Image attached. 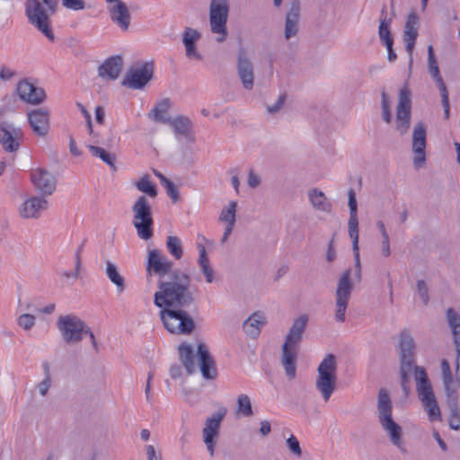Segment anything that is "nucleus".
<instances>
[{
	"label": "nucleus",
	"instance_id": "obj_1",
	"mask_svg": "<svg viewBox=\"0 0 460 460\" xmlns=\"http://www.w3.org/2000/svg\"><path fill=\"white\" fill-rule=\"evenodd\" d=\"M190 286V276L180 270H173L167 280L158 281L159 290L154 295V304L161 308L160 318L172 333L190 334L195 328L193 319L183 310L195 300Z\"/></svg>",
	"mask_w": 460,
	"mask_h": 460
},
{
	"label": "nucleus",
	"instance_id": "obj_2",
	"mask_svg": "<svg viewBox=\"0 0 460 460\" xmlns=\"http://www.w3.org/2000/svg\"><path fill=\"white\" fill-rule=\"evenodd\" d=\"M58 0H26L25 14L28 22L49 41L56 40L50 16L56 13Z\"/></svg>",
	"mask_w": 460,
	"mask_h": 460
},
{
	"label": "nucleus",
	"instance_id": "obj_3",
	"mask_svg": "<svg viewBox=\"0 0 460 460\" xmlns=\"http://www.w3.org/2000/svg\"><path fill=\"white\" fill-rule=\"evenodd\" d=\"M393 404L388 392L381 388L377 397L378 419L383 429L389 434L394 446L402 445V427L392 417Z\"/></svg>",
	"mask_w": 460,
	"mask_h": 460
},
{
	"label": "nucleus",
	"instance_id": "obj_4",
	"mask_svg": "<svg viewBox=\"0 0 460 460\" xmlns=\"http://www.w3.org/2000/svg\"><path fill=\"white\" fill-rule=\"evenodd\" d=\"M415 380L417 383L418 395L422 402L424 409L427 411L431 421L440 420L441 413L438 404L436 401L430 381L426 370L419 366L414 367Z\"/></svg>",
	"mask_w": 460,
	"mask_h": 460
},
{
	"label": "nucleus",
	"instance_id": "obj_5",
	"mask_svg": "<svg viewBox=\"0 0 460 460\" xmlns=\"http://www.w3.org/2000/svg\"><path fill=\"white\" fill-rule=\"evenodd\" d=\"M133 226L137 235L143 240L153 236L154 219L151 205L145 195L139 196L132 206Z\"/></svg>",
	"mask_w": 460,
	"mask_h": 460
},
{
	"label": "nucleus",
	"instance_id": "obj_6",
	"mask_svg": "<svg viewBox=\"0 0 460 460\" xmlns=\"http://www.w3.org/2000/svg\"><path fill=\"white\" fill-rule=\"evenodd\" d=\"M336 357L333 354H327L317 368V378L315 381L316 389L322 394L327 402L336 388Z\"/></svg>",
	"mask_w": 460,
	"mask_h": 460
},
{
	"label": "nucleus",
	"instance_id": "obj_7",
	"mask_svg": "<svg viewBox=\"0 0 460 460\" xmlns=\"http://www.w3.org/2000/svg\"><path fill=\"white\" fill-rule=\"evenodd\" d=\"M229 15L228 0H210L209 24L213 33L218 34L216 40L223 42L227 36L226 22Z\"/></svg>",
	"mask_w": 460,
	"mask_h": 460
},
{
	"label": "nucleus",
	"instance_id": "obj_8",
	"mask_svg": "<svg viewBox=\"0 0 460 460\" xmlns=\"http://www.w3.org/2000/svg\"><path fill=\"white\" fill-rule=\"evenodd\" d=\"M86 323L75 314L60 315L57 321V328L63 341L67 344H76L84 339Z\"/></svg>",
	"mask_w": 460,
	"mask_h": 460
},
{
	"label": "nucleus",
	"instance_id": "obj_9",
	"mask_svg": "<svg viewBox=\"0 0 460 460\" xmlns=\"http://www.w3.org/2000/svg\"><path fill=\"white\" fill-rule=\"evenodd\" d=\"M351 270L347 269L341 275L335 290V314L334 318L339 323L345 321V313L348 308L354 285L350 279Z\"/></svg>",
	"mask_w": 460,
	"mask_h": 460
},
{
	"label": "nucleus",
	"instance_id": "obj_10",
	"mask_svg": "<svg viewBox=\"0 0 460 460\" xmlns=\"http://www.w3.org/2000/svg\"><path fill=\"white\" fill-rule=\"evenodd\" d=\"M154 62H143L129 67L122 80V85L130 89H142L153 78Z\"/></svg>",
	"mask_w": 460,
	"mask_h": 460
},
{
	"label": "nucleus",
	"instance_id": "obj_11",
	"mask_svg": "<svg viewBox=\"0 0 460 460\" xmlns=\"http://www.w3.org/2000/svg\"><path fill=\"white\" fill-rule=\"evenodd\" d=\"M411 111V93L405 85L399 92L396 106V129L401 135H404L410 128Z\"/></svg>",
	"mask_w": 460,
	"mask_h": 460
},
{
	"label": "nucleus",
	"instance_id": "obj_12",
	"mask_svg": "<svg viewBox=\"0 0 460 460\" xmlns=\"http://www.w3.org/2000/svg\"><path fill=\"white\" fill-rule=\"evenodd\" d=\"M226 414V409L220 408L217 411L214 412L211 417L206 420L205 427L202 430V437L210 456H213L215 454V447L219 436L220 425Z\"/></svg>",
	"mask_w": 460,
	"mask_h": 460
},
{
	"label": "nucleus",
	"instance_id": "obj_13",
	"mask_svg": "<svg viewBox=\"0 0 460 460\" xmlns=\"http://www.w3.org/2000/svg\"><path fill=\"white\" fill-rule=\"evenodd\" d=\"M173 263L159 250L154 249L148 251L146 261V272L148 276L152 273L158 275L160 278L170 275L172 270Z\"/></svg>",
	"mask_w": 460,
	"mask_h": 460
},
{
	"label": "nucleus",
	"instance_id": "obj_14",
	"mask_svg": "<svg viewBox=\"0 0 460 460\" xmlns=\"http://www.w3.org/2000/svg\"><path fill=\"white\" fill-rule=\"evenodd\" d=\"M237 74L244 89L251 90L254 85L253 64L248 51L241 48L237 54Z\"/></svg>",
	"mask_w": 460,
	"mask_h": 460
},
{
	"label": "nucleus",
	"instance_id": "obj_15",
	"mask_svg": "<svg viewBox=\"0 0 460 460\" xmlns=\"http://www.w3.org/2000/svg\"><path fill=\"white\" fill-rule=\"evenodd\" d=\"M22 136V128L10 122L0 125V144L6 152H16Z\"/></svg>",
	"mask_w": 460,
	"mask_h": 460
},
{
	"label": "nucleus",
	"instance_id": "obj_16",
	"mask_svg": "<svg viewBox=\"0 0 460 460\" xmlns=\"http://www.w3.org/2000/svg\"><path fill=\"white\" fill-rule=\"evenodd\" d=\"M426 128L422 122H419L413 129L412 152L414 153L413 165L420 168L426 162Z\"/></svg>",
	"mask_w": 460,
	"mask_h": 460
},
{
	"label": "nucleus",
	"instance_id": "obj_17",
	"mask_svg": "<svg viewBox=\"0 0 460 460\" xmlns=\"http://www.w3.org/2000/svg\"><path fill=\"white\" fill-rule=\"evenodd\" d=\"M31 130L40 137H45L50 128V114L47 109L39 108L27 112Z\"/></svg>",
	"mask_w": 460,
	"mask_h": 460
},
{
	"label": "nucleus",
	"instance_id": "obj_18",
	"mask_svg": "<svg viewBox=\"0 0 460 460\" xmlns=\"http://www.w3.org/2000/svg\"><path fill=\"white\" fill-rule=\"evenodd\" d=\"M16 91L22 101L32 105L42 103L47 97L43 88L36 86L27 79L17 84Z\"/></svg>",
	"mask_w": 460,
	"mask_h": 460
},
{
	"label": "nucleus",
	"instance_id": "obj_19",
	"mask_svg": "<svg viewBox=\"0 0 460 460\" xmlns=\"http://www.w3.org/2000/svg\"><path fill=\"white\" fill-rule=\"evenodd\" d=\"M31 179L35 189L42 197L50 196L56 190L57 179L45 169H36L31 172Z\"/></svg>",
	"mask_w": 460,
	"mask_h": 460
},
{
	"label": "nucleus",
	"instance_id": "obj_20",
	"mask_svg": "<svg viewBox=\"0 0 460 460\" xmlns=\"http://www.w3.org/2000/svg\"><path fill=\"white\" fill-rule=\"evenodd\" d=\"M197 357L200 373L204 379L214 380L217 376L216 361L210 355L206 344L199 343L197 347Z\"/></svg>",
	"mask_w": 460,
	"mask_h": 460
},
{
	"label": "nucleus",
	"instance_id": "obj_21",
	"mask_svg": "<svg viewBox=\"0 0 460 460\" xmlns=\"http://www.w3.org/2000/svg\"><path fill=\"white\" fill-rule=\"evenodd\" d=\"M49 202L44 197L33 196L22 202L19 208V215L24 219H38L41 212L47 210Z\"/></svg>",
	"mask_w": 460,
	"mask_h": 460
},
{
	"label": "nucleus",
	"instance_id": "obj_22",
	"mask_svg": "<svg viewBox=\"0 0 460 460\" xmlns=\"http://www.w3.org/2000/svg\"><path fill=\"white\" fill-rule=\"evenodd\" d=\"M418 22L419 17L417 13L414 11L411 12L407 17L402 35V40L405 44V49L411 56L410 67L412 65L411 55L418 37Z\"/></svg>",
	"mask_w": 460,
	"mask_h": 460
},
{
	"label": "nucleus",
	"instance_id": "obj_23",
	"mask_svg": "<svg viewBox=\"0 0 460 460\" xmlns=\"http://www.w3.org/2000/svg\"><path fill=\"white\" fill-rule=\"evenodd\" d=\"M307 323L308 317L305 314L295 319L283 344H287L288 348L298 350Z\"/></svg>",
	"mask_w": 460,
	"mask_h": 460
},
{
	"label": "nucleus",
	"instance_id": "obj_24",
	"mask_svg": "<svg viewBox=\"0 0 460 460\" xmlns=\"http://www.w3.org/2000/svg\"><path fill=\"white\" fill-rule=\"evenodd\" d=\"M414 349L415 343L410 331H402L399 335L400 364L413 365Z\"/></svg>",
	"mask_w": 460,
	"mask_h": 460
},
{
	"label": "nucleus",
	"instance_id": "obj_25",
	"mask_svg": "<svg viewBox=\"0 0 460 460\" xmlns=\"http://www.w3.org/2000/svg\"><path fill=\"white\" fill-rule=\"evenodd\" d=\"M300 0H291L289 9L286 14L284 34L287 40L295 37L298 32V23L300 18Z\"/></svg>",
	"mask_w": 460,
	"mask_h": 460
},
{
	"label": "nucleus",
	"instance_id": "obj_26",
	"mask_svg": "<svg viewBox=\"0 0 460 460\" xmlns=\"http://www.w3.org/2000/svg\"><path fill=\"white\" fill-rule=\"evenodd\" d=\"M123 65V58L120 56L111 57L98 67V75L108 80H115L122 71Z\"/></svg>",
	"mask_w": 460,
	"mask_h": 460
},
{
	"label": "nucleus",
	"instance_id": "obj_27",
	"mask_svg": "<svg viewBox=\"0 0 460 460\" xmlns=\"http://www.w3.org/2000/svg\"><path fill=\"white\" fill-rule=\"evenodd\" d=\"M109 13L111 19L115 22L122 31H127L130 24V13L124 2H118L109 6Z\"/></svg>",
	"mask_w": 460,
	"mask_h": 460
},
{
	"label": "nucleus",
	"instance_id": "obj_28",
	"mask_svg": "<svg viewBox=\"0 0 460 460\" xmlns=\"http://www.w3.org/2000/svg\"><path fill=\"white\" fill-rule=\"evenodd\" d=\"M281 363L285 369L286 376L289 379H294L296 375V358L297 349L288 348L287 344H282Z\"/></svg>",
	"mask_w": 460,
	"mask_h": 460
},
{
	"label": "nucleus",
	"instance_id": "obj_29",
	"mask_svg": "<svg viewBox=\"0 0 460 460\" xmlns=\"http://www.w3.org/2000/svg\"><path fill=\"white\" fill-rule=\"evenodd\" d=\"M200 34L197 30L186 28L182 34V42L186 49V56L189 58L201 60L202 56L196 49V41L199 39Z\"/></svg>",
	"mask_w": 460,
	"mask_h": 460
},
{
	"label": "nucleus",
	"instance_id": "obj_30",
	"mask_svg": "<svg viewBox=\"0 0 460 460\" xmlns=\"http://www.w3.org/2000/svg\"><path fill=\"white\" fill-rule=\"evenodd\" d=\"M264 324H266L264 314L255 312L243 322V328L248 336L255 339L261 333V329Z\"/></svg>",
	"mask_w": 460,
	"mask_h": 460
},
{
	"label": "nucleus",
	"instance_id": "obj_31",
	"mask_svg": "<svg viewBox=\"0 0 460 460\" xmlns=\"http://www.w3.org/2000/svg\"><path fill=\"white\" fill-rule=\"evenodd\" d=\"M348 206L349 208V218L348 222L349 235L358 233V204L356 192L353 189L348 190Z\"/></svg>",
	"mask_w": 460,
	"mask_h": 460
},
{
	"label": "nucleus",
	"instance_id": "obj_32",
	"mask_svg": "<svg viewBox=\"0 0 460 460\" xmlns=\"http://www.w3.org/2000/svg\"><path fill=\"white\" fill-rule=\"evenodd\" d=\"M178 351L179 358L186 372L189 375L195 373L197 366L193 348L189 344L182 343L178 347Z\"/></svg>",
	"mask_w": 460,
	"mask_h": 460
},
{
	"label": "nucleus",
	"instance_id": "obj_33",
	"mask_svg": "<svg viewBox=\"0 0 460 460\" xmlns=\"http://www.w3.org/2000/svg\"><path fill=\"white\" fill-rule=\"evenodd\" d=\"M308 196L314 208L326 213L332 211V205L322 190L313 189L309 191Z\"/></svg>",
	"mask_w": 460,
	"mask_h": 460
},
{
	"label": "nucleus",
	"instance_id": "obj_34",
	"mask_svg": "<svg viewBox=\"0 0 460 460\" xmlns=\"http://www.w3.org/2000/svg\"><path fill=\"white\" fill-rule=\"evenodd\" d=\"M105 273L110 281L115 285L117 293L121 294L126 288L125 279L119 272L117 266L111 261H106Z\"/></svg>",
	"mask_w": 460,
	"mask_h": 460
},
{
	"label": "nucleus",
	"instance_id": "obj_35",
	"mask_svg": "<svg viewBox=\"0 0 460 460\" xmlns=\"http://www.w3.org/2000/svg\"><path fill=\"white\" fill-rule=\"evenodd\" d=\"M171 102L170 99L165 98L161 100L159 102L155 104V106L151 110L149 113V117L159 123H167L170 121V117L166 116L167 111L170 108Z\"/></svg>",
	"mask_w": 460,
	"mask_h": 460
},
{
	"label": "nucleus",
	"instance_id": "obj_36",
	"mask_svg": "<svg viewBox=\"0 0 460 460\" xmlns=\"http://www.w3.org/2000/svg\"><path fill=\"white\" fill-rule=\"evenodd\" d=\"M89 151L92 153V155L95 157H99L102 162H104L107 165L110 166V168L113 171H117L116 166V155L114 154H111L108 151H106L104 148L89 145L88 146Z\"/></svg>",
	"mask_w": 460,
	"mask_h": 460
},
{
	"label": "nucleus",
	"instance_id": "obj_37",
	"mask_svg": "<svg viewBox=\"0 0 460 460\" xmlns=\"http://www.w3.org/2000/svg\"><path fill=\"white\" fill-rule=\"evenodd\" d=\"M135 187L146 196L155 199L158 195L156 185L150 181L148 174H144L134 183Z\"/></svg>",
	"mask_w": 460,
	"mask_h": 460
},
{
	"label": "nucleus",
	"instance_id": "obj_38",
	"mask_svg": "<svg viewBox=\"0 0 460 460\" xmlns=\"http://www.w3.org/2000/svg\"><path fill=\"white\" fill-rule=\"evenodd\" d=\"M173 128V131L177 135L188 137L191 128V121L185 116H177L175 119L167 121Z\"/></svg>",
	"mask_w": 460,
	"mask_h": 460
},
{
	"label": "nucleus",
	"instance_id": "obj_39",
	"mask_svg": "<svg viewBox=\"0 0 460 460\" xmlns=\"http://www.w3.org/2000/svg\"><path fill=\"white\" fill-rule=\"evenodd\" d=\"M199 257L198 260L199 265L202 273L206 277V281L211 283L214 279V270L209 265V260L203 245H199Z\"/></svg>",
	"mask_w": 460,
	"mask_h": 460
},
{
	"label": "nucleus",
	"instance_id": "obj_40",
	"mask_svg": "<svg viewBox=\"0 0 460 460\" xmlns=\"http://www.w3.org/2000/svg\"><path fill=\"white\" fill-rule=\"evenodd\" d=\"M350 239L352 240V250L354 253V279L358 281H361L362 278V269H361V262H360V256H359V248H358V233H356V234L349 235Z\"/></svg>",
	"mask_w": 460,
	"mask_h": 460
},
{
	"label": "nucleus",
	"instance_id": "obj_41",
	"mask_svg": "<svg viewBox=\"0 0 460 460\" xmlns=\"http://www.w3.org/2000/svg\"><path fill=\"white\" fill-rule=\"evenodd\" d=\"M166 247L170 254L176 260L182 257L183 249L181 241L178 236L169 235L166 239Z\"/></svg>",
	"mask_w": 460,
	"mask_h": 460
},
{
	"label": "nucleus",
	"instance_id": "obj_42",
	"mask_svg": "<svg viewBox=\"0 0 460 460\" xmlns=\"http://www.w3.org/2000/svg\"><path fill=\"white\" fill-rule=\"evenodd\" d=\"M414 369L413 365H405L400 364V379H401V386L402 392L405 395H408L410 392L409 383H410V375Z\"/></svg>",
	"mask_w": 460,
	"mask_h": 460
},
{
	"label": "nucleus",
	"instance_id": "obj_43",
	"mask_svg": "<svg viewBox=\"0 0 460 460\" xmlns=\"http://www.w3.org/2000/svg\"><path fill=\"white\" fill-rule=\"evenodd\" d=\"M428 66L429 72L434 80L442 77L434 54L433 47L431 45L428 47Z\"/></svg>",
	"mask_w": 460,
	"mask_h": 460
},
{
	"label": "nucleus",
	"instance_id": "obj_44",
	"mask_svg": "<svg viewBox=\"0 0 460 460\" xmlns=\"http://www.w3.org/2000/svg\"><path fill=\"white\" fill-rule=\"evenodd\" d=\"M237 208L236 201H230L226 208H223L219 216V220L226 223L235 224V212Z\"/></svg>",
	"mask_w": 460,
	"mask_h": 460
},
{
	"label": "nucleus",
	"instance_id": "obj_45",
	"mask_svg": "<svg viewBox=\"0 0 460 460\" xmlns=\"http://www.w3.org/2000/svg\"><path fill=\"white\" fill-rule=\"evenodd\" d=\"M390 24L387 22L380 21L378 28V35L383 45H390L394 43V38L390 31Z\"/></svg>",
	"mask_w": 460,
	"mask_h": 460
},
{
	"label": "nucleus",
	"instance_id": "obj_46",
	"mask_svg": "<svg viewBox=\"0 0 460 460\" xmlns=\"http://www.w3.org/2000/svg\"><path fill=\"white\" fill-rule=\"evenodd\" d=\"M441 370H442V378H443V385H444L445 390L447 394H449L450 386L453 383V376L451 373L450 365L447 359H443L441 361Z\"/></svg>",
	"mask_w": 460,
	"mask_h": 460
},
{
	"label": "nucleus",
	"instance_id": "obj_47",
	"mask_svg": "<svg viewBox=\"0 0 460 460\" xmlns=\"http://www.w3.org/2000/svg\"><path fill=\"white\" fill-rule=\"evenodd\" d=\"M237 411L243 416H251L252 414V408L251 400L248 395L241 394L237 399Z\"/></svg>",
	"mask_w": 460,
	"mask_h": 460
},
{
	"label": "nucleus",
	"instance_id": "obj_48",
	"mask_svg": "<svg viewBox=\"0 0 460 460\" xmlns=\"http://www.w3.org/2000/svg\"><path fill=\"white\" fill-rule=\"evenodd\" d=\"M382 117L386 123L392 120L391 102L385 90L381 93Z\"/></svg>",
	"mask_w": 460,
	"mask_h": 460
},
{
	"label": "nucleus",
	"instance_id": "obj_49",
	"mask_svg": "<svg viewBox=\"0 0 460 460\" xmlns=\"http://www.w3.org/2000/svg\"><path fill=\"white\" fill-rule=\"evenodd\" d=\"M448 425L454 430L460 429V411L456 402L450 406Z\"/></svg>",
	"mask_w": 460,
	"mask_h": 460
},
{
	"label": "nucleus",
	"instance_id": "obj_50",
	"mask_svg": "<svg viewBox=\"0 0 460 460\" xmlns=\"http://www.w3.org/2000/svg\"><path fill=\"white\" fill-rule=\"evenodd\" d=\"M286 443L289 451L296 457H300L302 456V448L300 447V443L294 435H290V437L287 438Z\"/></svg>",
	"mask_w": 460,
	"mask_h": 460
},
{
	"label": "nucleus",
	"instance_id": "obj_51",
	"mask_svg": "<svg viewBox=\"0 0 460 460\" xmlns=\"http://www.w3.org/2000/svg\"><path fill=\"white\" fill-rule=\"evenodd\" d=\"M18 324L24 330H30L35 324V316L31 314H23L19 316Z\"/></svg>",
	"mask_w": 460,
	"mask_h": 460
},
{
	"label": "nucleus",
	"instance_id": "obj_52",
	"mask_svg": "<svg viewBox=\"0 0 460 460\" xmlns=\"http://www.w3.org/2000/svg\"><path fill=\"white\" fill-rule=\"evenodd\" d=\"M417 293L419 294L423 304L428 305L429 300V288L426 282L422 279L417 281Z\"/></svg>",
	"mask_w": 460,
	"mask_h": 460
},
{
	"label": "nucleus",
	"instance_id": "obj_53",
	"mask_svg": "<svg viewBox=\"0 0 460 460\" xmlns=\"http://www.w3.org/2000/svg\"><path fill=\"white\" fill-rule=\"evenodd\" d=\"M84 248V243L79 245L75 252V270H74V279H78L80 277V270L82 267V258L81 253Z\"/></svg>",
	"mask_w": 460,
	"mask_h": 460
},
{
	"label": "nucleus",
	"instance_id": "obj_54",
	"mask_svg": "<svg viewBox=\"0 0 460 460\" xmlns=\"http://www.w3.org/2000/svg\"><path fill=\"white\" fill-rule=\"evenodd\" d=\"M164 187L166 189V193L172 199V202H177L180 199L177 186L169 180L164 184Z\"/></svg>",
	"mask_w": 460,
	"mask_h": 460
},
{
	"label": "nucleus",
	"instance_id": "obj_55",
	"mask_svg": "<svg viewBox=\"0 0 460 460\" xmlns=\"http://www.w3.org/2000/svg\"><path fill=\"white\" fill-rule=\"evenodd\" d=\"M76 106L80 109L82 114L84 115V119L86 121L88 132L91 136L96 137V134L94 133L93 129V122H92V117L90 112L86 110V108L80 102L76 103Z\"/></svg>",
	"mask_w": 460,
	"mask_h": 460
},
{
	"label": "nucleus",
	"instance_id": "obj_56",
	"mask_svg": "<svg viewBox=\"0 0 460 460\" xmlns=\"http://www.w3.org/2000/svg\"><path fill=\"white\" fill-rule=\"evenodd\" d=\"M62 4L67 9L79 11L85 8V2L84 0H62Z\"/></svg>",
	"mask_w": 460,
	"mask_h": 460
},
{
	"label": "nucleus",
	"instance_id": "obj_57",
	"mask_svg": "<svg viewBox=\"0 0 460 460\" xmlns=\"http://www.w3.org/2000/svg\"><path fill=\"white\" fill-rule=\"evenodd\" d=\"M286 99H287V94L286 93H282L279 96L277 102L272 104V105H269L267 107V110L270 113H275L277 111H279L284 105L285 102H286Z\"/></svg>",
	"mask_w": 460,
	"mask_h": 460
},
{
	"label": "nucleus",
	"instance_id": "obj_58",
	"mask_svg": "<svg viewBox=\"0 0 460 460\" xmlns=\"http://www.w3.org/2000/svg\"><path fill=\"white\" fill-rule=\"evenodd\" d=\"M437 87L438 88L441 94V102H446V100H449L447 88L443 81V78L440 77L435 80Z\"/></svg>",
	"mask_w": 460,
	"mask_h": 460
},
{
	"label": "nucleus",
	"instance_id": "obj_59",
	"mask_svg": "<svg viewBox=\"0 0 460 460\" xmlns=\"http://www.w3.org/2000/svg\"><path fill=\"white\" fill-rule=\"evenodd\" d=\"M437 87L438 88L441 94V102H446V100H449L447 88L443 81V78L440 77L435 80Z\"/></svg>",
	"mask_w": 460,
	"mask_h": 460
},
{
	"label": "nucleus",
	"instance_id": "obj_60",
	"mask_svg": "<svg viewBox=\"0 0 460 460\" xmlns=\"http://www.w3.org/2000/svg\"><path fill=\"white\" fill-rule=\"evenodd\" d=\"M261 178L252 170L249 172L247 184L251 188H257L261 184Z\"/></svg>",
	"mask_w": 460,
	"mask_h": 460
},
{
	"label": "nucleus",
	"instance_id": "obj_61",
	"mask_svg": "<svg viewBox=\"0 0 460 460\" xmlns=\"http://www.w3.org/2000/svg\"><path fill=\"white\" fill-rule=\"evenodd\" d=\"M51 384V378L45 376L44 379L38 385L40 394L44 396L47 394Z\"/></svg>",
	"mask_w": 460,
	"mask_h": 460
},
{
	"label": "nucleus",
	"instance_id": "obj_62",
	"mask_svg": "<svg viewBox=\"0 0 460 460\" xmlns=\"http://www.w3.org/2000/svg\"><path fill=\"white\" fill-rule=\"evenodd\" d=\"M333 243H334V237H332L331 239V241L329 242L328 249H327V252H326V260L329 262L333 261L336 258V251L334 249Z\"/></svg>",
	"mask_w": 460,
	"mask_h": 460
},
{
	"label": "nucleus",
	"instance_id": "obj_63",
	"mask_svg": "<svg viewBox=\"0 0 460 460\" xmlns=\"http://www.w3.org/2000/svg\"><path fill=\"white\" fill-rule=\"evenodd\" d=\"M14 76V72L9 69L6 66H2L0 68V79L4 81H8Z\"/></svg>",
	"mask_w": 460,
	"mask_h": 460
},
{
	"label": "nucleus",
	"instance_id": "obj_64",
	"mask_svg": "<svg viewBox=\"0 0 460 460\" xmlns=\"http://www.w3.org/2000/svg\"><path fill=\"white\" fill-rule=\"evenodd\" d=\"M147 460H159L160 456L156 455V451L155 449V447L152 445H148L146 447Z\"/></svg>",
	"mask_w": 460,
	"mask_h": 460
}]
</instances>
